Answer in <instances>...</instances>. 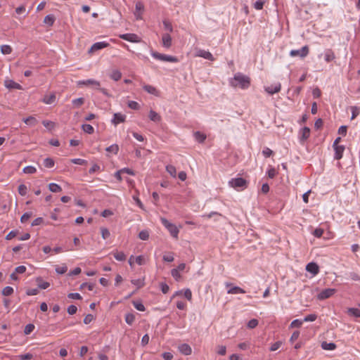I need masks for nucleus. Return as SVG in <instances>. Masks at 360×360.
I'll return each mask as SVG.
<instances>
[{"label":"nucleus","mask_w":360,"mask_h":360,"mask_svg":"<svg viewBox=\"0 0 360 360\" xmlns=\"http://www.w3.org/2000/svg\"><path fill=\"white\" fill-rule=\"evenodd\" d=\"M161 222L162 225L167 229L171 236L177 239L178 235L179 233V229L176 227V226L171 222H169L165 218H161Z\"/></svg>","instance_id":"nucleus-2"},{"label":"nucleus","mask_w":360,"mask_h":360,"mask_svg":"<svg viewBox=\"0 0 360 360\" xmlns=\"http://www.w3.org/2000/svg\"><path fill=\"white\" fill-rule=\"evenodd\" d=\"M132 304L136 309L140 311H144L146 310V308L143 303L140 301H133Z\"/></svg>","instance_id":"nucleus-38"},{"label":"nucleus","mask_w":360,"mask_h":360,"mask_svg":"<svg viewBox=\"0 0 360 360\" xmlns=\"http://www.w3.org/2000/svg\"><path fill=\"white\" fill-rule=\"evenodd\" d=\"M281 345H282V342L281 341H277V342H274L273 345H271V346L269 349L271 352L276 351L277 349H278L280 348Z\"/></svg>","instance_id":"nucleus-57"},{"label":"nucleus","mask_w":360,"mask_h":360,"mask_svg":"<svg viewBox=\"0 0 360 360\" xmlns=\"http://www.w3.org/2000/svg\"><path fill=\"white\" fill-rule=\"evenodd\" d=\"M135 321V315L132 313H127L125 314V321L129 325H132Z\"/></svg>","instance_id":"nucleus-34"},{"label":"nucleus","mask_w":360,"mask_h":360,"mask_svg":"<svg viewBox=\"0 0 360 360\" xmlns=\"http://www.w3.org/2000/svg\"><path fill=\"white\" fill-rule=\"evenodd\" d=\"M101 236L103 239H107L110 236V233L109 230L105 227L101 228Z\"/></svg>","instance_id":"nucleus-45"},{"label":"nucleus","mask_w":360,"mask_h":360,"mask_svg":"<svg viewBox=\"0 0 360 360\" xmlns=\"http://www.w3.org/2000/svg\"><path fill=\"white\" fill-rule=\"evenodd\" d=\"M171 275L176 281H179L181 277L180 273L178 271V269H172Z\"/></svg>","instance_id":"nucleus-50"},{"label":"nucleus","mask_w":360,"mask_h":360,"mask_svg":"<svg viewBox=\"0 0 360 360\" xmlns=\"http://www.w3.org/2000/svg\"><path fill=\"white\" fill-rule=\"evenodd\" d=\"M77 308L76 306L72 304L68 307L67 311L70 315H73L77 312Z\"/></svg>","instance_id":"nucleus-64"},{"label":"nucleus","mask_w":360,"mask_h":360,"mask_svg":"<svg viewBox=\"0 0 360 360\" xmlns=\"http://www.w3.org/2000/svg\"><path fill=\"white\" fill-rule=\"evenodd\" d=\"M335 58L334 51L331 49H328L324 52V60L326 62L329 63Z\"/></svg>","instance_id":"nucleus-14"},{"label":"nucleus","mask_w":360,"mask_h":360,"mask_svg":"<svg viewBox=\"0 0 360 360\" xmlns=\"http://www.w3.org/2000/svg\"><path fill=\"white\" fill-rule=\"evenodd\" d=\"M120 37L122 39H124V40H126V41H128L130 42L139 43L141 41V38L137 34H134V33H127V34H120Z\"/></svg>","instance_id":"nucleus-6"},{"label":"nucleus","mask_w":360,"mask_h":360,"mask_svg":"<svg viewBox=\"0 0 360 360\" xmlns=\"http://www.w3.org/2000/svg\"><path fill=\"white\" fill-rule=\"evenodd\" d=\"M306 270L313 275H316L319 271V267L316 263L310 262L307 264Z\"/></svg>","instance_id":"nucleus-13"},{"label":"nucleus","mask_w":360,"mask_h":360,"mask_svg":"<svg viewBox=\"0 0 360 360\" xmlns=\"http://www.w3.org/2000/svg\"><path fill=\"white\" fill-rule=\"evenodd\" d=\"M71 162L76 164V165H85L87 163L86 160H85L84 159H80V158L72 159Z\"/></svg>","instance_id":"nucleus-58"},{"label":"nucleus","mask_w":360,"mask_h":360,"mask_svg":"<svg viewBox=\"0 0 360 360\" xmlns=\"http://www.w3.org/2000/svg\"><path fill=\"white\" fill-rule=\"evenodd\" d=\"M105 150L107 152H110V153H112L116 155V154H117V153L119 151V146L117 144H112V145L107 147Z\"/></svg>","instance_id":"nucleus-40"},{"label":"nucleus","mask_w":360,"mask_h":360,"mask_svg":"<svg viewBox=\"0 0 360 360\" xmlns=\"http://www.w3.org/2000/svg\"><path fill=\"white\" fill-rule=\"evenodd\" d=\"M79 86L82 85H92L94 88H98L101 86V84L98 81L95 80L94 79H89L86 80H81L77 82Z\"/></svg>","instance_id":"nucleus-11"},{"label":"nucleus","mask_w":360,"mask_h":360,"mask_svg":"<svg viewBox=\"0 0 360 360\" xmlns=\"http://www.w3.org/2000/svg\"><path fill=\"white\" fill-rule=\"evenodd\" d=\"M166 171L174 178L176 176V167L172 165H169L166 166Z\"/></svg>","instance_id":"nucleus-35"},{"label":"nucleus","mask_w":360,"mask_h":360,"mask_svg":"<svg viewBox=\"0 0 360 360\" xmlns=\"http://www.w3.org/2000/svg\"><path fill=\"white\" fill-rule=\"evenodd\" d=\"M196 56L203 58L209 60L210 61L214 60V58L213 57L212 54L210 51L202 50V49H200L197 51Z\"/></svg>","instance_id":"nucleus-10"},{"label":"nucleus","mask_w":360,"mask_h":360,"mask_svg":"<svg viewBox=\"0 0 360 360\" xmlns=\"http://www.w3.org/2000/svg\"><path fill=\"white\" fill-rule=\"evenodd\" d=\"M179 352L184 355H189L192 352L191 347L186 343L181 344L179 346Z\"/></svg>","instance_id":"nucleus-16"},{"label":"nucleus","mask_w":360,"mask_h":360,"mask_svg":"<svg viewBox=\"0 0 360 360\" xmlns=\"http://www.w3.org/2000/svg\"><path fill=\"white\" fill-rule=\"evenodd\" d=\"M300 141L303 142L306 141L310 136V129L307 127H304L301 130Z\"/></svg>","instance_id":"nucleus-20"},{"label":"nucleus","mask_w":360,"mask_h":360,"mask_svg":"<svg viewBox=\"0 0 360 360\" xmlns=\"http://www.w3.org/2000/svg\"><path fill=\"white\" fill-rule=\"evenodd\" d=\"M163 25L166 30L172 32L173 31V27L170 22L168 20H163Z\"/></svg>","instance_id":"nucleus-61"},{"label":"nucleus","mask_w":360,"mask_h":360,"mask_svg":"<svg viewBox=\"0 0 360 360\" xmlns=\"http://www.w3.org/2000/svg\"><path fill=\"white\" fill-rule=\"evenodd\" d=\"M274 152L270 148L266 147L262 150V154L265 158H269L273 155Z\"/></svg>","instance_id":"nucleus-60"},{"label":"nucleus","mask_w":360,"mask_h":360,"mask_svg":"<svg viewBox=\"0 0 360 360\" xmlns=\"http://www.w3.org/2000/svg\"><path fill=\"white\" fill-rule=\"evenodd\" d=\"M126 120V115H122L120 112H116L113 115V118L112 120V124L115 125H117L120 123L124 122Z\"/></svg>","instance_id":"nucleus-12"},{"label":"nucleus","mask_w":360,"mask_h":360,"mask_svg":"<svg viewBox=\"0 0 360 360\" xmlns=\"http://www.w3.org/2000/svg\"><path fill=\"white\" fill-rule=\"evenodd\" d=\"M1 51L4 55L10 54L12 52V48L9 45L4 44L1 46Z\"/></svg>","instance_id":"nucleus-41"},{"label":"nucleus","mask_w":360,"mask_h":360,"mask_svg":"<svg viewBox=\"0 0 360 360\" xmlns=\"http://www.w3.org/2000/svg\"><path fill=\"white\" fill-rule=\"evenodd\" d=\"M264 1L263 0H257L254 4V8L257 10H261L263 8Z\"/></svg>","instance_id":"nucleus-59"},{"label":"nucleus","mask_w":360,"mask_h":360,"mask_svg":"<svg viewBox=\"0 0 360 360\" xmlns=\"http://www.w3.org/2000/svg\"><path fill=\"white\" fill-rule=\"evenodd\" d=\"M258 320L257 319H252L251 320H250L247 324V326L249 328H255V327L257 326L258 325Z\"/></svg>","instance_id":"nucleus-52"},{"label":"nucleus","mask_w":360,"mask_h":360,"mask_svg":"<svg viewBox=\"0 0 360 360\" xmlns=\"http://www.w3.org/2000/svg\"><path fill=\"white\" fill-rule=\"evenodd\" d=\"M128 107L133 110H138L140 108L139 104L134 101H129L128 103Z\"/></svg>","instance_id":"nucleus-56"},{"label":"nucleus","mask_w":360,"mask_h":360,"mask_svg":"<svg viewBox=\"0 0 360 360\" xmlns=\"http://www.w3.org/2000/svg\"><path fill=\"white\" fill-rule=\"evenodd\" d=\"M32 216V212H25L24 213L21 218H20V221L22 223H25Z\"/></svg>","instance_id":"nucleus-55"},{"label":"nucleus","mask_w":360,"mask_h":360,"mask_svg":"<svg viewBox=\"0 0 360 360\" xmlns=\"http://www.w3.org/2000/svg\"><path fill=\"white\" fill-rule=\"evenodd\" d=\"M56 101V95L55 94H51L50 95H46L42 101L46 104H52Z\"/></svg>","instance_id":"nucleus-22"},{"label":"nucleus","mask_w":360,"mask_h":360,"mask_svg":"<svg viewBox=\"0 0 360 360\" xmlns=\"http://www.w3.org/2000/svg\"><path fill=\"white\" fill-rule=\"evenodd\" d=\"M49 188L50 191H51L53 193H58L62 191L61 187L56 183L49 184Z\"/></svg>","instance_id":"nucleus-28"},{"label":"nucleus","mask_w":360,"mask_h":360,"mask_svg":"<svg viewBox=\"0 0 360 360\" xmlns=\"http://www.w3.org/2000/svg\"><path fill=\"white\" fill-rule=\"evenodd\" d=\"M44 166L46 168H51L54 166V160L51 158H46L44 160Z\"/></svg>","instance_id":"nucleus-39"},{"label":"nucleus","mask_w":360,"mask_h":360,"mask_svg":"<svg viewBox=\"0 0 360 360\" xmlns=\"http://www.w3.org/2000/svg\"><path fill=\"white\" fill-rule=\"evenodd\" d=\"M148 117L151 121L155 122H158L161 120L160 115L153 110H150Z\"/></svg>","instance_id":"nucleus-21"},{"label":"nucleus","mask_w":360,"mask_h":360,"mask_svg":"<svg viewBox=\"0 0 360 360\" xmlns=\"http://www.w3.org/2000/svg\"><path fill=\"white\" fill-rule=\"evenodd\" d=\"M36 172H37V169L33 166H27V167H24V169H23V172L25 174H34Z\"/></svg>","instance_id":"nucleus-48"},{"label":"nucleus","mask_w":360,"mask_h":360,"mask_svg":"<svg viewBox=\"0 0 360 360\" xmlns=\"http://www.w3.org/2000/svg\"><path fill=\"white\" fill-rule=\"evenodd\" d=\"M72 103L75 107L79 108L84 104V99L83 98H78L72 100Z\"/></svg>","instance_id":"nucleus-47"},{"label":"nucleus","mask_w":360,"mask_h":360,"mask_svg":"<svg viewBox=\"0 0 360 360\" xmlns=\"http://www.w3.org/2000/svg\"><path fill=\"white\" fill-rule=\"evenodd\" d=\"M139 238L141 240H146L149 238V232L147 230H143L139 232Z\"/></svg>","instance_id":"nucleus-42"},{"label":"nucleus","mask_w":360,"mask_h":360,"mask_svg":"<svg viewBox=\"0 0 360 360\" xmlns=\"http://www.w3.org/2000/svg\"><path fill=\"white\" fill-rule=\"evenodd\" d=\"M110 77L114 81H118L122 77V72L118 70H114L110 75Z\"/></svg>","instance_id":"nucleus-26"},{"label":"nucleus","mask_w":360,"mask_h":360,"mask_svg":"<svg viewBox=\"0 0 360 360\" xmlns=\"http://www.w3.org/2000/svg\"><path fill=\"white\" fill-rule=\"evenodd\" d=\"M18 193L20 195L25 196L27 193V188L25 184H20L18 186Z\"/></svg>","instance_id":"nucleus-46"},{"label":"nucleus","mask_w":360,"mask_h":360,"mask_svg":"<svg viewBox=\"0 0 360 360\" xmlns=\"http://www.w3.org/2000/svg\"><path fill=\"white\" fill-rule=\"evenodd\" d=\"M164 47L169 48L172 46V37L169 34H164L162 37Z\"/></svg>","instance_id":"nucleus-19"},{"label":"nucleus","mask_w":360,"mask_h":360,"mask_svg":"<svg viewBox=\"0 0 360 360\" xmlns=\"http://www.w3.org/2000/svg\"><path fill=\"white\" fill-rule=\"evenodd\" d=\"M309 53V47L307 46H304L301 49L299 50H291L290 52V55L292 57L300 56L301 58L306 57Z\"/></svg>","instance_id":"nucleus-5"},{"label":"nucleus","mask_w":360,"mask_h":360,"mask_svg":"<svg viewBox=\"0 0 360 360\" xmlns=\"http://www.w3.org/2000/svg\"><path fill=\"white\" fill-rule=\"evenodd\" d=\"M37 282L38 283V287L40 289L45 290L50 286V283L46 281H43L42 278L39 277L37 278Z\"/></svg>","instance_id":"nucleus-25"},{"label":"nucleus","mask_w":360,"mask_h":360,"mask_svg":"<svg viewBox=\"0 0 360 360\" xmlns=\"http://www.w3.org/2000/svg\"><path fill=\"white\" fill-rule=\"evenodd\" d=\"M160 286L163 294H167L169 292V287L166 283H160Z\"/></svg>","instance_id":"nucleus-54"},{"label":"nucleus","mask_w":360,"mask_h":360,"mask_svg":"<svg viewBox=\"0 0 360 360\" xmlns=\"http://www.w3.org/2000/svg\"><path fill=\"white\" fill-rule=\"evenodd\" d=\"M109 45H110V44L106 42V41L96 42L90 48L89 52L90 53H94V52H95L96 51H98V50L103 49L104 48H106Z\"/></svg>","instance_id":"nucleus-8"},{"label":"nucleus","mask_w":360,"mask_h":360,"mask_svg":"<svg viewBox=\"0 0 360 360\" xmlns=\"http://www.w3.org/2000/svg\"><path fill=\"white\" fill-rule=\"evenodd\" d=\"M135 7H136L135 15L136 16V19H141V14H136V13L142 12L144 9V6L142 2L138 1L136 3Z\"/></svg>","instance_id":"nucleus-23"},{"label":"nucleus","mask_w":360,"mask_h":360,"mask_svg":"<svg viewBox=\"0 0 360 360\" xmlns=\"http://www.w3.org/2000/svg\"><path fill=\"white\" fill-rule=\"evenodd\" d=\"M347 312L349 315L353 316L354 317H360V309L357 308H349Z\"/></svg>","instance_id":"nucleus-37"},{"label":"nucleus","mask_w":360,"mask_h":360,"mask_svg":"<svg viewBox=\"0 0 360 360\" xmlns=\"http://www.w3.org/2000/svg\"><path fill=\"white\" fill-rule=\"evenodd\" d=\"M151 56L153 58H155V59L162 60V61L171 62V63L179 62V59L175 56L160 53L156 51H153L151 53Z\"/></svg>","instance_id":"nucleus-4"},{"label":"nucleus","mask_w":360,"mask_h":360,"mask_svg":"<svg viewBox=\"0 0 360 360\" xmlns=\"http://www.w3.org/2000/svg\"><path fill=\"white\" fill-rule=\"evenodd\" d=\"M335 150L334 158L335 160H340L342 158V154L345 150L344 146H333Z\"/></svg>","instance_id":"nucleus-15"},{"label":"nucleus","mask_w":360,"mask_h":360,"mask_svg":"<svg viewBox=\"0 0 360 360\" xmlns=\"http://www.w3.org/2000/svg\"><path fill=\"white\" fill-rule=\"evenodd\" d=\"M1 293L4 296H9L13 293V288L11 286H6L2 290Z\"/></svg>","instance_id":"nucleus-43"},{"label":"nucleus","mask_w":360,"mask_h":360,"mask_svg":"<svg viewBox=\"0 0 360 360\" xmlns=\"http://www.w3.org/2000/svg\"><path fill=\"white\" fill-rule=\"evenodd\" d=\"M23 122L30 126H34L37 123L36 118L32 116L23 119Z\"/></svg>","instance_id":"nucleus-33"},{"label":"nucleus","mask_w":360,"mask_h":360,"mask_svg":"<svg viewBox=\"0 0 360 360\" xmlns=\"http://www.w3.org/2000/svg\"><path fill=\"white\" fill-rule=\"evenodd\" d=\"M227 292L229 294H238V293L243 294V293H245V291L243 288H241L238 286H233L231 288H230L229 290H228Z\"/></svg>","instance_id":"nucleus-27"},{"label":"nucleus","mask_w":360,"mask_h":360,"mask_svg":"<svg viewBox=\"0 0 360 360\" xmlns=\"http://www.w3.org/2000/svg\"><path fill=\"white\" fill-rule=\"evenodd\" d=\"M276 174H277V172L274 167H271L267 171V175H268L269 178H270V179H274Z\"/></svg>","instance_id":"nucleus-62"},{"label":"nucleus","mask_w":360,"mask_h":360,"mask_svg":"<svg viewBox=\"0 0 360 360\" xmlns=\"http://www.w3.org/2000/svg\"><path fill=\"white\" fill-rule=\"evenodd\" d=\"M131 283L136 285L138 289L142 288L145 285L144 278L132 279Z\"/></svg>","instance_id":"nucleus-32"},{"label":"nucleus","mask_w":360,"mask_h":360,"mask_svg":"<svg viewBox=\"0 0 360 360\" xmlns=\"http://www.w3.org/2000/svg\"><path fill=\"white\" fill-rule=\"evenodd\" d=\"M5 86H6V88L10 89H22V86L18 83H16L15 82H14L13 80H11V79L5 80Z\"/></svg>","instance_id":"nucleus-17"},{"label":"nucleus","mask_w":360,"mask_h":360,"mask_svg":"<svg viewBox=\"0 0 360 360\" xmlns=\"http://www.w3.org/2000/svg\"><path fill=\"white\" fill-rule=\"evenodd\" d=\"M317 319V316L316 314H309L307 316H306L304 319H303V322L304 321H314L316 319Z\"/></svg>","instance_id":"nucleus-53"},{"label":"nucleus","mask_w":360,"mask_h":360,"mask_svg":"<svg viewBox=\"0 0 360 360\" xmlns=\"http://www.w3.org/2000/svg\"><path fill=\"white\" fill-rule=\"evenodd\" d=\"M82 129L84 132H86L89 134H92L94 131V127L91 124H82Z\"/></svg>","instance_id":"nucleus-36"},{"label":"nucleus","mask_w":360,"mask_h":360,"mask_svg":"<svg viewBox=\"0 0 360 360\" xmlns=\"http://www.w3.org/2000/svg\"><path fill=\"white\" fill-rule=\"evenodd\" d=\"M143 89L148 94H153L156 96H159V91L155 86H153L149 84H145L143 86Z\"/></svg>","instance_id":"nucleus-18"},{"label":"nucleus","mask_w":360,"mask_h":360,"mask_svg":"<svg viewBox=\"0 0 360 360\" xmlns=\"http://www.w3.org/2000/svg\"><path fill=\"white\" fill-rule=\"evenodd\" d=\"M321 347L324 350H334L336 348V345L333 342H323Z\"/></svg>","instance_id":"nucleus-24"},{"label":"nucleus","mask_w":360,"mask_h":360,"mask_svg":"<svg viewBox=\"0 0 360 360\" xmlns=\"http://www.w3.org/2000/svg\"><path fill=\"white\" fill-rule=\"evenodd\" d=\"M34 325L32 323L27 324L24 329V333L25 335L30 334L34 330Z\"/></svg>","instance_id":"nucleus-44"},{"label":"nucleus","mask_w":360,"mask_h":360,"mask_svg":"<svg viewBox=\"0 0 360 360\" xmlns=\"http://www.w3.org/2000/svg\"><path fill=\"white\" fill-rule=\"evenodd\" d=\"M55 22V17L53 15H47L44 19V22L49 26H52Z\"/></svg>","instance_id":"nucleus-31"},{"label":"nucleus","mask_w":360,"mask_h":360,"mask_svg":"<svg viewBox=\"0 0 360 360\" xmlns=\"http://www.w3.org/2000/svg\"><path fill=\"white\" fill-rule=\"evenodd\" d=\"M230 84L233 87H240L243 89H248L250 85V78L240 72L234 75L233 79H231Z\"/></svg>","instance_id":"nucleus-1"},{"label":"nucleus","mask_w":360,"mask_h":360,"mask_svg":"<svg viewBox=\"0 0 360 360\" xmlns=\"http://www.w3.org/2000/svg\"><path fill=\"white\" fill-rule=\"evenodd\" d=\"M229 184L230 186L234 188L235 189L243 190L247 187L248 181L242 177H238L231 179L229 181Z\"/></svg>","instance_id":"nucleus-3"},{"label":"nucleus","mask_w":360,"mask_h":360,"mask_svg":"<svg viewBox=\"0 0 360 360\" xmlns=\"http://www.w3.org/2000/svg\"><path fill=\"white\" fill-rule=\"evenodd\" d=\"M281 84L279 82L275 84L274 85H271L264 87L265 91L270 95H273L274 94L279 92L281 91Z\"/></svg>","instance_id":"nucleus-9"},{"label":"nucleus","mask_w":360,"mask_h":360,"mask_svg":"<svg viewBox=\"0 0 360 360\" xmlns=\"http://www.w3.org/2000/svg\"><path fill=\"white\" fill-rule=\"evenodd\" d=\"M194 137L198 143H202L206 139V136L200 131H195L194 133Z\"/></svg>","instance_id":"nucleus-30"},{"label":"nucleus","mask_w":360,"mask_h":360,"mask_svg":"<svg viewBox=\"0 0 360 360\" xmlns=\"http://www.w3.org/2000/svg\"><path fill=\"white\" fill-rule=\"evenodd\" d=\"M67 270L68 267L66 266H57L56 268V272L58 274H63L67 271Z\"/></svg>","instance_id":"nucleus-63"},{"label":"nucleus","mask_w":360,"mask_h":360,"mask_svg":"<svg viewBox=\"0 0 360 360\" xmlns=\"http://www.w3.org/2000/svg\"><path fill=\"white\" fill-rule=\"evenodd\" d=\"M303 323V320L295 319L290 323L291 328H300Z\"/></svg>","instance_id":"nucleus-49"},{"label":"nucleus","mask_w":360,"mask_h":360,"mask_svg":"<svg viewBox=\"0 0 360 360\" xmlns=\"http://www.w3.org/2000/svg\"><path fill=\"white\" fill-rule=\"evenodd\" d=\"M114 257L116 260L123 262L126 260V255L123 252L116 251L113 253Z\"/></svg>","instance_id":"nucleus-29"},{"label":"nucleus","mask_w":360,"mask_h":360,"mask_svg":"<svg viewBox=\"0 0 360 360\" xmlns=\"http://www.w3.org/2000/svg\"><path fill=\"white\" fill-rule=\"evenodd\" d=\"M352 110V120H354L355 117H356L359 114V108L356 106H352L351 107Z\"/></svg>","instance_id":"nucleus-51"},{"label":"nucleus","mask_w":360,"mask_h":360,"mask_svg":"<svg viewBox=\"0 0 360 360\" xmlns=\"http://www.w3.org/2000/svg\"><path fill=\"white\" fill-rule=\"evenodd\" d=\"M335 290L333 288H326L323 290L318 295V299L320 300H326L330 297L335 293Z\"/></svg>","instance_id":"nucleus-7"}]
</instances>
